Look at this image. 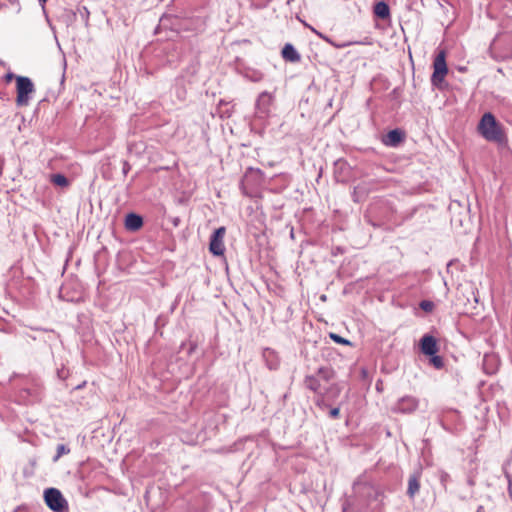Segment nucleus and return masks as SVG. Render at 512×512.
I'll return each mask as SVG.
<instances>
[{"instance_id": "obj_1", "label": "nucleus", "mask_w": 512, "mask_h": 512, "mask_svg": "<svg viewBox=\"0 0 512 512\" xmlns=\"http://www.w3.org/2000/svg\"><path fill=\"white\" fill-rule=\"evenodd\" d=\"M478 130L480 134L490 142L503 144L506 142V136L502 126L497 122L496 118L491 113H485L479 124Z\"/></svg>"}, {"instance_id": "obj_2", "label": "nucleus", "mask_w": 512, "mask_h": 512, "mask_svg": "<svg viewBox=\"0 0 512 512\" xmlns=\"http://www.w3.org/2000/svg\"><path fill=\"white\" fill-rule=\"evenodd\" d=\"M334 376L335 373L331 367H320L315 374L305 377L304 385L314 393L324 395L328 393V384L334 379Z\"/></svg>"}, {"instance_id": "obj_3", "label": "nucleus", "mask_w": 512, "mask_h": 512, "mask_svg": "<svg viewBox=\"0 0 512 512\" xmlns=\"http://www.w3.org/2000/svg\"><path fill=\"white\" fill-rule=\"evenodd\" d=\"M44 501L53 512H69L68 501L57 488H47L44 491Z\"/></svg>"}, {"instance_id": "obj_4", "label": "nucleus", "mask_w": 512, "mask_h": 512, "mask_svg": "<svg viewBox=\"0 0 512 512\" xmlns=\"http://www.w3.org/2000/svg\"><path fill=\"white\" fill-rule=\"evenodd\" d=\"M16 91L17 106H27L30 102V95L35 91V87L29 77L16 76Z\"/></svg>"}, {"instance_id": "obj_5", "label": "nucleus", "mask_w": 512, "mask_h": 512, "mask_svg": "<svg viewBox=\"0 0 512 512\" xmlns=\"http://www.w3.org/2000/svg\"><path fill=\"white\" fill-rule=\"evenodd\" d=\"M433 74L431 76V83L433 86L440 88L445 76L448 73V68L446 64V53L441 50L434 59L433 62Z\"/></svg>"}, {"instance_id": "obj_6", "label": "nucleus", "mask_w": 512, "mask_h": 512, "mask_svg": "<svg viewBox=\"0 0 512 512\" xmlns=\"http://www.w3.org/2000/svg\"><path fill=\"white\" fill-rule=\"evenodd\" d=\"M226 234L225 227L217 228L210 238L209 250L215 256H221L224 254L225 245H224V237Z\"/></svg>"}, {"instance_id": "obj_7", "label": "nucleus", "mask_w": 512, "mask_h": 512, "mask_svg": "<svg viewBox=\"0 0 512 512\" xmlns=\"http://www.w3.org/2000/svg\"><path fill=\"white\" fill-rule=\"evenodd\" d=\"M418 406H419V400L416 397L406 395V396L401 397L395 403V405L392 407V411L396 412V413L408 414V413H413L414 411H416Z\"/></svg>"}, {"instance_id": "obj_8", "label": "nucleus", "mask_w": 512, "mask_h": 512, "mask_svg": "<svg viewBox=\"0 0 512 512\" xmlns=\"http://www.w3.org/2000/svg\"><path fill=\"white\" fill-rule=\"evenodd\" d=\"M273 96L268 92H262L256 101V113L259 117H266L270 113Z\"/></svg>"}, {"instance_id": "obj_9", "label": "nucleus", "mask_w": 512, "mask_h": 512, "mask_svg": "<svg viewBox=\"0 0 512 512\" xmlns=\"http://www.w3.org/2000/svg\"><path fill=\"white\" fill-rule=\"evenodd\" d=\"M420 348L423 354L433 356L438 351L436 339L431 335H424L420 341Z\"/></svg>"}, {"instance_id": "obj_10", "label": "nucleus", "mask_w": 512, "mask_h": 512, "mask_svg": "<svg viewBox=\"0 0 512 512\" xmlns=\"http://www.w3.org/2000/svg\"><path fill=\"white\" fill-rule=\"evenodd\" d=\"M281 54L284 60L292 63H297L300 62L301 60L300 54L297 52L295 47L290 43L284 45Z\"/></svg>"}, {"instance_id": "obj_11", "label": "nucleus", "mask_w": 512, "mask_h": 512, "mask_svg": "<svg viewBox=\"0 0 512 512\" xmlns=\"http://www.w3.org/2000/svg\"><path fill=\"white\" fill-rule=\"evenodd\" d=\"M420 490V472L414 473L409 477L407 495L413 499Z\"/></svg>"}, {"instance_id": "obj_12", "label": "nucleus", "mask_w": 512, "mask_h": 512, "mask_svg": "<svg viewBox=\"0 0 512 512\" xmlns=\"http://www.w3.org/2000/svg\"><path fill=\"white\" fill-rule=\"evenodd\" d=\"M143 225V219L141 216L135 213H129L125 219V227L130 231H137Z\"/></svg>"}, {"instance_id": "obj_13", "label": "nucleus", "mask_w": 512, "mask_h": 512, "mask_svg": "<svg viewBox=\"0 0 512 512\" xmlns=\"http://www.w3.org/2000/svg\"><path fill=\"white\" fill-rule=\"evenodd\" d=\"M263 357L266 360V363H267V366L269 369H271V370L277 369V367L279 365V360H278L276 353L273 350H271L269 348L265 349L263 352Z\"/></svg>"}, {"instance_id": "obj_14", "label": "nucleus", "mask_w": 512, "mask_h": 512, "mask_svg": "<svg viewBox=\"0 0 512 512\" xmlns=\"http://www.w3.org/2000/svg\"><path fill=\"white\" fill-rule=\"evenodd\" d=\"M403 138V134L398 129L391 130L387 133L385 144L389 146H397Z\"/></svg>"}, {"instance_id": "obj_15", "label": "nucleus", "mask_w": 512, "mask_h": 512, "mask_svg": "<svg viewBox=\"0 0 512 512\" xmlns=\"http://www.w3.org/2000/svg\"><path fill=\"white\" fill-rule=\"evenodd\" d=\"M367 496L374 501L381 503L383 499V491L379 487H375L373 485L367 484Z\"/></svg>"}, {"instance_id": "obj_16", "label": "nucleus", "mask_w": 512, "mask_h": 512, "mask_svg": "<svg viewBox=\"0 0 512 512\" xmlns=\"http://www.w3.org/2000/svg\"><path fill=\"white\" fill-rule=\"evenodd\" d=\"M374 13L381 19H386L390 15L389 6L385 2H378L374 6Z\"/></svg>"}, {"instance_id": "obj_17", "label": "nucleus", "mask_w": 512, "mask_h": 512, "mask_svg": "<svg viewBox=\"0 0 512 512\" xmlns=\"http://www.w3.org/2000/svg\"><path fill=\"white\" fill-rule=\"evenodd\" d=\"M51 182L54 185L60 186V187H67L69 185V181L67 177L63 174H53L51 176Z\"/></svg>"}, {"instance_id": "obj_18", "label": "nucleus", "mask_w": 512, "mask_h": 512, "mask_svg": "<svg viewBox=\"0 0 512 512\" xmlns=\"http://www.w3.org/2000/svg\"><path fill=\"white\" fill-rule=\"evenodd\" d=\"M56 450L57 453L53 457V462H57L61 456L70 453V449L64 444H58Z\"/></svg>"}, {"instance_id": "obj_19", "label": "nucleus", "mask_w": 512, "mask_h": 512, "mask_svg": "<svg viewBox=\"0 0 512 512\" xmlns=\"http://www.w3.org/2000/svg\"><path fill=\"white\" fill-rule=\"evenodd\" d=\"M330 338L338 344L351 345V342L348 339H345L338 334L331 333Z\"/></svg>"}, {"instance_id": "obj_20", "label": "nucleus", "mask_w": 512, "mask_h": 512, "mask_svg": "<svg viewBox=\"0 0 512 512\" xmlns=\"http://www.w3.org/2000/svg\"><path fill=\"white\" fill-rule=\"evenodd\" d=\"M430 362L437 369H441L444 366L442 357L437 356L435 354L433 356H431Z\"/></svg>"}, {"instance_id": "obj_21", "label": "nucleus", "mask_w": 512, "mask_h": 512, "mask_svg": "<svg viewBox=\"0 0 512 512\" xmlns=\"http://www.w3.org/2000/svg\"><path fill=\"white\" fill-rule=\"evenodd\" d=\"M251 81L259 82L263 79V74L261 72H253L252 75H248Z\"/></svg>"}, {"instance_id": "obj_22", "label": "nucleus", "mask_w": 512, "mask_h": 512, "mask_svg": "<svg viewBox=\"0 0 512 512\" xmlns=\"http://www.w3.org/2000/svg\"><path fill=\"white\" fill-rule=\"evenodd\" d=\"M420 307L424 310V311H431L432 308H433V303L430 302V301H422L421 304H420Z\"/></svg>"}, {"instance_id": "obj_23", "label": "nucleus", "mask_w": 512, "mask_h": 512, "mask_svg": "<svg viewBox=\"0 0 512 512\" xmlns=\"http://www.w3.org/2000/svg\"><path fill=\"white\" fill-rule=\"evenodd\" d=\"M352 44H371V42L366 39L365 41H362V42H348V43H344L342 45H337L336 47L344 48V47H348Z\"/></svg>"}, {"instance_id": "obj_24", "label": "nucleus", "mask_w": 512, "mask_h": 512, "mask_svg": "<svg viewBox=\"0 0 512 512\" xmlns=\"http://www.w3.org/2000/svg\"><path fill=\"white\" fill-rule=\"evenodd\" d=\"M340 409L338 407L332 408L329 412L331 418H337L339 416Z\"/></svg>"}, {"instance_id": "obj_25", "label": "nucleus", "mask_w": 512, "mask_h": 512, "mask_svg": "<svg viewBox=\"0 0 512 512\" xmlns=\"http://www.w3.org/2000/svg\"><path fill=\"white\" fill-rule=\"evenodd\" d=\"M131 169V166L127 161L123 162V173L126 175Z\"/></svg>"}, {"instance_id": "obj_26", "label": "nucleus", "mask_w": 512, "mask_h": 512, "mask_svg": "<svg viewBox=\"0 0 512 512\" xmlns=\"http://www.w3.org/2000/svg\"><path fill=\"white\" fill-rule=\"evenodd\" d=\"M447 477H448V474H447V473L442 474V476H441V481L446 480V478H447Z\"/></svg>"}, {"instance_id": "obj_27", "label": "nucleus", "mask_w": 512, "mask_h": 512, "mask_svg": "<svg viewBox=\"0 0 512 512\" xmlns=\"http://www.w3.org/2000/svg\"><path fill=\"white\" fill-rule=\"evenodd\" d=\"M13 77H14V75H13V74H11V73L7 75V79H8V80L12 79Z\"/></svg>"}, {"instance_id": "obj_28", "label": "nucleus", "mask_w": 512, "mask_h": 512, "mask_svg": "<svg viewBox=\"0 0 512 512\" xmlns=\"http://www.w3.org/2000/svg\"><path fill=\"white\" fill-rule=\"evenodd\" d=\"M38 1H39V3H40L41 5H44V4L47 2V0H38Z\"/></svg>"}]
</instances>
